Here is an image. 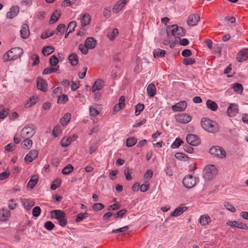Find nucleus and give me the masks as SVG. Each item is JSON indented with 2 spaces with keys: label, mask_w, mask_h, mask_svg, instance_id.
I'll return each mask as SVG.
<instances>
[{
  "label": "nucleus",
  "mask_w": 248,
  "mask_h": 248,
  "mask_svg": "<svg viewBox=\"0 0 248 248\" xmlns=\"http://www.w3.org/2000/svg\"><path fill=\"white\" fill-rule=\"evenodd\" d=\"M125 3V0H120L114 5L112 8V12L115 14L119 13L122 9Z\"/></svg>",
  "instance_id": "22"
},
{
  "label": "nucleus",
  "mask_w": 248,
  "mask_h": 248,
  "mask_svg": "<svg viewBox=\"0 0 248 248\" xmlns=\"http://www.w3.org/2000/svg\"><path fill=\"white\" fill-rule=\"evenodd\" d=\"M91 21V17L89 14H84L80 18V22L82 27H85L89 25Z\"/></svg>",
  "instance_id": "25"
},
{
  "label": "nucleus",
  "mask_w": 248,
  "mask_h": 248,
  "mask_svg": "<svg viewBox=\"0 0 248 248\" xmlns=\"http://www.w3.org/2000/svg\"><path fill=\"white\" fill-rule=\"evenodd\" d=\"M217 173V170L213 165L206 166L203 170V177L207 181H211L214 179Z\"/></svg>",
  "instance_id": "5"
},
{
  "label": "nucleus",
  "mask_w": 248,
  "mask_h": 248,
  "mask_svg": "<svg viewBox=\"0 0 248 248\" xmlns=\"http://www.w3.org/2000/svg\"><path fill=\"white\" fill-rule=\"evenodd\" d=\"M175 119L180 123L187 124L191 120V117L187 114H180L175 116Z\"/></svg>",
  "instance_id": "12"
},
{
  "label": "nucleus",
  "mask_w": 248,
  "mask_h": 248,
  "mask_svg": "<svg viewBox=\"0 0 248 248\" xmlns=\"http://www.w3.org/2000/svg\"><path fill=\"white\" fill-rule=\"evenodd\" d=\"M60 16H61L60 13L59 12H58V11H56L55 12H54L52 14V15L51 16V18L49 21V23L50 24H52L54 23L59 19V18L60 17Z\"/></svg>",
  "instance_id": "31"
},
{
  "label": "nucleus",
  "mask_w": 248,
  "mask_h": 248,
  "mask_svg": "<svg viewBox=\"0 0 248 248\" xmlns=\"http://www.w3.org/2000/svg\"><path fill=\"white\" fill-rule=\"evenodd\" d=\"M201 123L202 128L209 133H216L219 130L217 124L209 118H202Z\"/></svg>",
  "instance_id": "1"
},
{
  "label": "nucleus",
  "mask_w": 248,
  "mask_h": 248,
  "mask_svg": "<svg viewBox=\"0 0 248 248\" xmlns=\"http://www.w3.org/2000/svg\"><path fill=\"white\" fill-rule=\"evenodd\" d=\"M31 60L33 61V66L38 64L40 62L39 56L36 54H33L31 56Z\"/></svg>",
  "instance_id": "58"
},
{
  "label": "nucleus",
  "mask_w": 248,
  "mask_h": 248,
  "mask_svg": "<svg viewBox=\"0 0 248 248\" xmlns=\"http://www.w3.org/2000/svg\"><path fill=\"white\" fill-rule=\"evenodd\" d=\"M199 181L198 178L194 177L191 175L186 176L183 180V184L185 186L188 188L193 187Z\"/></svg>",
  "instance_id": "8"
},
{
  "label": "nucleus",
  "mask_w": 248,
  "mask_h": 248,
  "mask_svg": "<svg viewBox=\"0 0 248 248\" xmlns=\"http://www.w3.org/2000/svg\"><path fill=\"white\" fill-rule=\"evenodd\" d=\"M156 87L154 83H150L147 87V92L149 96L153 97L156 94Z\"/></svg>",
  "instance_id": "27"
},
{
  "label": "nucleus",
  "mask_w": 248,
  "mask_h": 248,
  "mask_svg": "<svg viewBox=\"0 0 248 248\" xmlns=\"http://www.w3.org/2000/svg\"><path fill=\"white\" fill-rule=\"evenodd\" d=\"M104 208V205L101 203H96L93 205L92 208L96 211H100Z\"/></svg>",
  "instance_id": "48"
},
{
  "label": "nucleus",
  "mask_w": 248,
  "mask_h": 248,
  "mask_svg": "<svg viewBox=\"0 0 248 248\" xmlns=\"http://www.w3.org/2000/svg\"><path fill=\"white\" fill-rule=\"evenodd\" d=\"M236 60L238 62H242L248 59V49L240 50L236 56Z\"/></svg>",
  "instance_id": "15"
},
{
  "label": "nucleus",
  "mask_w": 248,
  "mask_h": 248,
  "mask_svg": "<svg viewBox=\"0 0 248 248\" xmlns=\"http://www.w3.org/2000/svg\"><path fill=\"white\" fill-rule=\"evenodd\" d=\"M206 106L208 108L214 111H216L217 109V103L210 99L207 101Z\"/></svg>",
  "instance_id": "30"
},
{
  "label": "nucleus",
  "mask_w": 248,
  "mask_h": 248,
  "mask_svg": "<svg viewBox=\"0 0 248 248\" xmlns=\"http://www.w3.org/2000/svg\"><path fill=\"white\" fill-rule=\"evenodd\" d=\"M209 152L219 158H224L226 157V153L224 149L219 146H213L209 150Z\"/></svg>",
  "instance_id": "6"
},
{
  "label": "nucleus",
  "mask_w": 248,
  "mask_h": 248,
  "mask_svg": "<svg viewBox=\"0 0 248 248\" xmlns=\"http://www.w3.org/2000/svg\"><path fill=\"white\" fill-rule=\"evenodd\" d=\"M187 143L192 146H197L200 144L201 140L198 136L194 134H189L187 135L186 138Z\"/></svg>",
  "instance_id": "9"
},
{
  "label": "nucleus",
  "mask_w": 248,
  "mask_h": 248,
  "mask_svg": "<svg viewBox=\"0 0 248 248\" xmlns=\"http://www.w3.org/2000/svg\"><path fill=\"white\" fill-rule=\"evenodd\" d=\"M24 208L26 210H30L33 206L34 202L28 199H24L22 202Z\"/></svg>",
  "instance_id": "33"
},
{
  "label": "nucleus",
  "mask_w": 248,
  "mask_h": 248,
  "mask_svg": "<svg viewBox=\"0 0 248 248\" xmlns=\"http://www.w3.org/2000/svg\"><path fill=\"white\" fill-rule=\"evenodd\" d=\"M233 89L234 92L240 93H242L243 90V86L240 83L234 84L233 85Z\"/></svg>",
  "instance_id": "42"
},
{
  "label": "nucleus",
  "mask_w": 248,
  "mask_h": 248,
  "mask_svg": "<svg viewBox=\"0 0 248 248\" xmlns=\"http://www.w3.org/2000/svg\"><path fill=\"white\" fill-rule=\"evenodd\" d=\"M74 170V167L71 164H68L62 170V173L63 174L67 175Z\"/></svg>",
  "instance_id": "40"
},
{
  "label": "nucleus",
  "mask_w": 248,
  "mask_h": 248,
  "mask_svg": "<svg viewBox=\"0 0 248 248\" xmlns=\"http://www.w3.org/2000/svg\"><path fill=\"white\" fill-rule=\"evenodd\" d=\"M135 108V115L136 116H138L140 114V113L144 109V106L142 104L139 103L136 106Z\"/></svg>",
  "instance_id": "41"
},
{
  "label": "nucleus",
  "mask_w": 248,
  "mask_h": 248,
  "mask_svg": "<svg viewBox=\"0 0 248 248\" xmlns=\"http://www.w3.org/2000/svg\"><path fill=\"white\" fill-rule=\"evenodd\" d=\"M38 155V152L36 150H31L25 156L24 159L27 163L31 162Z\"/></svg>",
  "instance_id": "14"
},
{
  "label": "nucleus",
  "mask_w": 248,
  "mask_h": 248,
  "mask_svg": "<svg viewBox=\"0 0 248 248\" xmlns=\"http://www.w3.org/2000/svg\"><path fill=\"white\" fill-rule=\"evenodd\" d=\"M118 30L116 28H115L113 30L110 34L108 35V36L110 40H113L115 37L118 34Z\"/></svg>",
  "instance_id": "50"
},
{
  "label": "nucleus",
  "mask_w": 248,
  "mask_h": 248,
  "mask_svg": "<svg viewBox=\"0 0 248 248\" xmlns=\"http://www.w3.org/2000/svg\"><path fill=\"white\" fill-rule=\"evenodd\" d=\"M71 141L70 137H64L61 141V145L62 147H67L70 144Z\"/></svg>",
  "instance_id": "45"
},
{
  "label": "nucleus",
  "mask_w": 248,
  "mask_h": 248,
  "mask_svg": "<svg viewBox=\"0 0 248 248\" xmlns=\"http://www.w3.org/2000/svg\"><path fill=\"white\" fill-rule=\"evenodd\" d=\"M196 62L195 60L192 58H185L183 61V63L186 65H192Z\"/></svg>",
  "instance_id": "47"
},
{
  "label": "nucleus",
  "mask_w": 248,
  "mask_h": 248,
  "mask_svg": "<svg viewBox=\"0 0 248 248\" xmlns=\"http://www.w3.org/2000/svg\"><path fill=\"white\" fill-rule=\"evenodd\" d=\"M58 70V68L46 67L42 72L43 75H46L51 73L56 72Z\"/></svg>",
  "instance_id": "43"
},
{
  "label": "nucleus",
  "mask_w": 248,
  "mask_h": 248,
  "mask_svg": "<svg viewBox=\"0 0 248 248\" xmlns=\"http://www.w3.org/2000/svg\"><path fill=\"white\" fill-rule=\"evenodd\" d=\"M19 11V8L18 6L12 7L10 11L7 13L6 17L8 18L12 19L18 14Z\"/></svg>",
  "instance_id": "21"
},
{
  "label": "nucleus",
  "mask_w": 248,
  "mask_h": 248,
  "mask_svg": "<svg viewBox=\"0 0 248 248\" xmlns=\"http://www.w3.org/2000/svg\"><path fill=\"white\" fill-rule=\"evenodd\" d=\"M166 51L164 50L160 49L159 48L155 49L153 51L154 56L155 58L156 57H163L165 56Z\"/></svg>",
  "instance_id": "35"
},
{
  "label": "nucleus",
  "mask_w": 248,
  "mask_h": 248,
  "mask_svg": "<svg viewBox=\"0 0 248 248\" xmlns=\"http://www.w3.org/2000/svg\"><path fill=\"white\" fill-rule=\"evenodd\" d=\"M71 114L69 113H66L63 117L61 119L60 122L62 125H65L70 120Z\"/></svg>",
  "instance_id": "37"
},
{
  "label": "nucleus",
  "mask_w": 248,
  "mask_h": 248,
  "mask_svg": "<svg viewBox=\"0 0 248 248\" xmlns=\"http://www.w3.org/2000/svg\"><path fill=\"white\" fill-rule=\"evenodd\" d=\"M59 62V60L56 56L53 55L50 57L49 63L51 66H55Z\"/></svg>",
  "instance_id": "44"
},
{
  "label": "nucleus",
  "mask_w": 248,
  "mask_h": 248,
  "mask_svg": "<svg viewBox=\"0 0 248 248\" xmlns=\"http://www.w3.org/2000/svg\"><path fill=\"white\" fill-rule=\"evenodd\" d=\"M38 100L37 97L32 96L25 104V107L29 108L34 105Z\"/></svg>",
  "instance_id": "36"
},
{
  "label": "nucleus",
  "mask_w": 248,
  "mask_h": 248,
  "mask_svg": "<svg viewBox=\"0 0 248 248\" xmlns=\"http://www.w3.org/2000/svg\"><path fill=\"white\" fill-rule=\"evenodd\" d=\"M87 216V213L85 212L84 213H79L78 214L77 217L76 218V221L77 222H79L82 221L85 217Z\"/></svg>",
  "instance_id": "55"
},
{
  "label": "nucleus",
  "mask_w": 248,
  "mask_h": 248,
  "mask_svg": "<svg viewBox=\"0 0 248 248\" xmlns=\"http://www.w3.org/2000/svg\"><path fill=\"white\" fill-rule=\"evenodd\" d=\"M166 31L168 36L171 35L179 39H180V36H184L186 34V31L183 28L175 24L167 27Z\"/></svg>",
  "instance_id": "2"
},
{
  "label": "nucleus",
  "mask_w": 248,
  "mask_h": 248,
  "mask_svg": "<svg viewBox=\"0 0 248 248\" xmlns=\"http://www.w3.org/2000/svg\"><path fill=\"white\" fill-rule=\"evenodd\" d=\"M89 112H90V115L91 116L94 117L99 114L98 110L97 109H96L95 108H93L92 107H91L90 108Z\"/></svg>",
  "instance_id": "61"
},
{
  "label": "nucleus",
  "mask_w": 248,
  "mask_h": 248,
  "mask_svg": "<svg viewBox=\"0 0 248 248\" xmlns=\"http://www.w3.org/2000/svg\"><path fill=\"white\" fill-rule=\"evenodd\" d=\"M187 207L183 204H181L179 206L177 207L173 212L170 214L171 217H177L182 214L185 211L187 210Z\"/></svg>",
  "instance_id": "17"
},
{
  "label": "nucleus",
  "mask_w": 248,
  "mask_h": 248,
  "mask_svg": "<svg viewBox=\"0 0 248 248\" xmlns=\"http://www.w3.org/2000/svg\"><path fill=\"white\" fill-rule=\"evenodd\" d=\"M45 228L48 231L52 230L55 227L54 224L50 221H47L45 223Z\"/></svg>",
  "instance_id": "53"
},
{
  "label": "nucleus",
  "mask_w": 248,
  "mask_h": 248,
  "mask_svg": "<svg viewBox=\"0 0 248 248\" xmlns=\"http://www.w3.org/2000/svg\"><path fill=\"white\" fill-rule=\"evenodd\" d=\"M47 84L45 80L39 77L37 78V88L43 92L47 91Z\"/></svg>",
  "instance_id": "13"
},
{
  "label": "nucleus",
  "mask_w": 248,
  "mask_h": 248,
  "mask_svg": "<svg viewBox=\"0 0 248 248\" xmlns=\"http://www.w3.org/2000/svg\"><path fill=\"white\" fill-rule=\"evenodd\" d=\"M54 51V48L50 46H45L43 48L42 52L44 55L47 56Z\"/></svg>",
  "instance_id": "34"
},
{
  "label": "nucleus",
  "mask_w": 248,
  "mask_h": 248,
  "mask_svg": "<svg viewBox=\"0 0 248 248\" xmlns=\"http://www.w3.org/2000/svg\"><path fill=\"white\" fill-rule=\"evenodd\" d=\"M52 218L57 220L59 224L62 227H64L67 224V218L65 213L62 210H54L51 212Z\"/></svg>",
  "instance_id": "4"
},
{
  "label": "nucleus",
  "mask_w": 248,
  "mask_h": 248,
  "mask_svg": "<svg viewBox=\"0 0 248 248\" xmlns=\"http://www.w3.org/2000/svg\"><path fill=\"white\" fill-rule=\"evenodd\" d=\"M11 216V213L7 209L2 208L0 210V221H6L9 219Z\"/></svg>",
  "instance_id": "16"
},
{
  "label": "nucleus",
  "mask_w": 248,
  "mask_h": 248,
  "mask_svg": "<svg viewBox=\"0 0 248 248\" xmlns=\"http://www.w3.org/2000/svg\"><path fill=\"white\" fill-rule=\"evenodd\" d=\"M78 48L80 50L81 52L83 54H87L88 52V49H89L85 45L83 46L82 44L79 45Z\"/></svg>",
  "instance_id": "62"
},
{
  "label": "nucleus",
  "mask_w": 248,
  "mask_h": 248,
  "mask_svg": "<svg viewBox=\"0 0 248 248\" xmlns=\"http://www.w3.org/2000/svg\"><path fill=\"white\" fill-rule=\"evenodd\" d=\"M132 171L129 167L125 168L124 170V174L127 181H130L132 180Z\"/></svg>",
  "instance_id": "38"
},
{
  "label": "nucleus",
  "mask_w": 248,
  "mask_h": 248,
  "mask_svg": "<svg viewBox=\"0 0 248 248\" xmlns=\"http://www.w3.org/2000/svg\"><path fill=\"white\" fill-rule=\"evenodd\" d=\"M238 112V107L237 105L231 104L227 109V114L230 117L234 116Z\"/></svg>",
  "instance_id": "19"
},
{
  "label": "nucleus",
  "mask_w": 248,
  "mask_h": 248,
  "mask_svg": "<svg viewBox=\"0 0 248 248\" xmlns=\"http://www.w3.org/2000/svg\"><path fill=\"white\" fill-rule=\"evenodd\" d=\"M200 223L202 226L208 225L211 222V218L208 215L201 216L200 219Z\"/></svg>",
  "instance_id": "29"
},
{
  "label": "nucleus",
  "mask_w": 248,
  "mask_h": 248,
  "mask_svg": "<svg viewBox=\"0 0 248 248\" xmlns=\"http://www.w3.org/2000/svg\"><path fill=\"white\" fill-rule=\"evenodd\" d=\"M186 102L184 101L176 103L172 107V108L174 111H182L186 108Z\"/></svg>",
  "instance_id": "18"
},
{
  "label": "nucleus",
  "mask_w": 248,
  "mask_h": 248,
  "mask_svg": "<svg viewBox=\"0 0 248 248\" xmlns=\"http://www.w3.org/2000/svg\"><path fill=\"white\" fill-rule=\"evenodd\" d=\"M61 180L60 179H57L54 181L51 185V189L52 190H55L57 188L61 186Z\"/></svg>",
  "instance_id": "49"
},
{
  "label": "nucleus",
  "mask_w": 248,
  "mask_h": 248,
  "mask_svg": "<svg viewBox=\"0 0 248 248\" xmlns=\"http://www.w3.org/2000/svg\"><path fill=\"white\" fill-rule=\"evenodd\" d=\"M224 207L232 213H234L236 211V209L234 207L231 203L229 202L224 203Z\"/></svg>",
  "instance_id": "54"
},
{
  "label": "nucleus",
  "mask_w": 248,
  "mask_h": 248,
  "mask_svg": "<svg viewBox=\"0 0 248 248\" xmlns=\"http://www.w3.org/2000/svg\"><path fill=\"white\" fill-rule=\"evenodd\" d=\"M39 179V176L37 175H34L32 176L27 184V187L32 189L37 184Z\"/></svg>",
  "instance_id": "26"
},
{
  "label": "nucleus",
  "mask_w": 248,
  "mask_h": 248,
  "mask_svg": "<svg viewBox=\"0 0 248 248\" xmlns=\"http://www.w3.org/2000/svg\"><path fill=\"white\" fill-rule=\"evenodd\" d=\"M41 213V208L39 206H36L32 209V215L35 217H38Z\"/></svg>",
  "instance_id": "57"
},
{
  "label": "nucleus",
  "mask_w": 248,
  "mask_h": 248,
  "mask_svg": "<svg viewBox=\"0 0 248 248\" xmlns=\"http://www.w3.org/2000/svg\"><path fill=\"white\" fill-rule=\"evenodd\" d=\"M96 45V41L93 37L87 38L85 42V46L89 49L94 48Z\"/></svg>",
  "instance_id": "23"
},
{
  "label": "nucleus",
  "mask_w": 248,
  "mask_h": 248,
  "mask_svg": "<svg viewBox=\"0 0 248 248\" xmlns=\"http://www.w3.org/2000/svg\"><path fill=\"white\" fill-rule=\"evenodd\" d=\"M200 19V16L199 14H192L188 17L186 23L189 26H194L197 24Z\"/></svg>",
  "instance_id": "10"
},
{
  "label": "nucleus",
  "mask_w": 248,
  "mask_h": 248,
  "mask_svg": "<svg viewBox=\"0 0 248 248\" xmlns=\"http://www.w3.org/2000/svg\"><path fill=\"white\" fill-rule=\"evenodd\" d=\"M20 36L22 38L25 39L29 37L30 31L29 26L26 24H24L21 27L20 31Z\"/></svg>",
  "instance_id": "24"
},
{
  "label": "nucleus",
  "mask_w": 248,
  "mask_h": 248,
  "mask_svg": "<svg viewBox=\"0 0 248 248\" xmlns=\"http://www.w3.org/2000/svg\"><path fill=\"white\" fill-rule=\"evenodd\" d=\"M54 32L53 31L49 32V31H46L42 33L41 35V38L42 39H46L47 38L51 36L54 34Z\"/></svg>",
  "instance_id": "56"
},
{
  "label": "nucleus",
  "mask_w": 248,
  "mask_h": 248,
  "mask_svg": "<svg viewBox=\"0 0 248 248\" xmlns=\"http://www.w3.org/2000/svg\"><path fill=\"white\" fill-rule=\"evenodd\" d=\"M104 81L101 79H98L95 81V82L94 83L93 85L92 86V92L94 93L96 91L101 90L104 87Z\"/></svg>",
  "instance_id": "20"
},
{
  "label": "nucleus",
  "mask_w": 248,
  "mask_h": 248,
  "mask_svg": "<svg viewBox=\"0 0 248 248\" xmlns=\"http://www.w3.org/2000/svg\"><path fill=\"white\" fill-rule=\"evenodd\" d=\"M127 212V210L125 209H123L122 210L118 211L116 214H115L114 216L115 218L118 217H122Z\"/></svg>",
  "instance_id": "59"
},
{
  "label": "nucleus",
  "mask_w": 248,
  "mask_h": 248,
  "mask_svg": "<svg viewBox=\"0 0 248 248\" xmlns=\"http://www.w3.org/2000/svg\"><path fill=\"white\" fill-rule=\"evenodd\" d=\"M8 206L10 210H14L17 206V203L13 200L9 201Z\"/></svg>",
  "instance_id": "63"
},
{
  "label": "nucleus",
  "mask_w": 248,
  "mask_h": 248,
  "mask_svg": "<svg viewBox=\"0 0 248 248\" xmlns=\"http://www.w3.org/2000/svg\"><path fill=\"white\" fill-rule=\"evenodd\" d=\"M137 142V140L134 137L128 138L126 142V146L130 147L134 145Z\"/></svg>",
  "instance_id": "39"
},
{
  "label": "nucleus",
  "mask_w": 248,
  "mask_h": 248,
  "mask_svg": "<svg viewBox=\"0 0 248 248\" xmlns=\"http://www.w3.org/2000/svg\"><path fill=\"white\" fill-rule=\"evenodd\" d=\"M68 98L67 95L63 94L62 95L59 96L57 102L58 103L64 104L67 102Z\"/></svg>",
  "instance_id": "52"
},
{
  "label": "nucleus",
  "mask_w": 248,
  "mask_h": 248,
  "mask_svg": "<svg viewBox=\"0 0 248 248\" xmlns=\"http://www.w3.org/2000/svg\"><path fill=\"white\" fill-rule=\"evenodd\" d=\"M65 25L63 24H60L56 29L57 31L56 32V34H57V32H59L61 33V34H63L64 33V31H65Z\"/></svg>",
  "instance_id": "60"
},
{
  "label": "nucleus",
  "mask_w": 248,
  "mask_h": 248,
  "mask_svg": "<svg viewBox=\"0 0 248 248\" xmlns=\"http://www.w3.org/2000/svg\"><path fill=\"white\" fill-rule=\"evenodd\" d=\"M23 52L20 47L13 48L5 54L3 56L4 61L15 60L19 58Z\"/></svg>",
  "instance_id": "3"
},
{
  "label": "nucleus",
  "mask_w": 248,
  "mask_h": 248,
  "mask_svg": "<svg viewBox=\"0 0 248 248\" xmlns=\"http://www.w3.org/2000/svg\"><path fill=\"white\" fill-rule=\"evenodd\" d=\"M21 142V145L23 149H29L32 145V141L30 138L24 139Z\"/></svg>",
  "instance_id": "28"
},
{
  "label": "nucleus",
  "mask_w": 248,
  "mask_h": 248,
  "mask_svg": "<svg viewBox=\"0 0 248 248\" xmlns=\"http://www.w3.org/2000/svg\"><path fill=\"white\" fill-rule=\"evenodd\" d=\"M77 26V22L75 21H72L70 22L67 27L66 32L68 30L69 31V32H72L74 31L75 28Z\"/></svg>",
  "instance_id": "46"
},
{
  "label": "nucleus",
  "mask_w": 248,
  "mask_h": 248,
  "mask_svg": "<svg viewBox=\"0 0 248 248\" xmlns=\"http://www.w3.org/2000/svg\"><path fill=\"white\" fill-rule=\"evenodd\" d=\"M182 143H183V142L182 140L179 138H176L174 142L172 144L171 147L172 148H177Z\"/></svg>",
  "instance_id": "51"
},
{
  "label": "nucleus",
  "mask_w": 248,
  "mask_h": 248,
  "mask_svg": "<svg viewBox=\"0 0 248 248\" xmlns=\"http://www.w3.org/2000/svg\"><path fill=\"white\" fill-rule=\"evenodd\" d=\"M35 132L32 124L31 126L26 125L21 131V137L22 139L31 138L35 134Z\"/></svg>",
  "instance_id": "7"
},
{
  "label": "nucleus",
  "mask_w": 248,
  "mask_h": 248,
  "mask_svg": "<svg viewBox=\"0 0 248 248\" xmlns=\"http://www.w3.org/2000/svg\"><path fill=\"white\" fill-rule=\"evenodd\" d=\"M68 60L71 64L73 66L76 65L78 63V57L74 53H72L69 55Z\"/></svg>",
  "instance_id": "32"
},
{
  "label": "nucleus",
  "mask_w": 248,
  "mask_h": 248,
  "mask_svg": "<svg viewBox=\"0 0 248 248\" xmlns=\"http://www.w3.org/2000/svg\"><path fill=\"white\" fill-rule=\"evenodd\" d=\"M227 225L232 227L238 228L240 229H248V226L246 224L237 221H229L226 223Z\"/></svg>",
  "instance_id": "11"
},
{
  "label": "nucleus",
  "mask_w": 248,
  "mask_h": 248,
  "mask_svg": "<svg viewBox=\"0 0 248 248\" xmlns=\"http://www.w3.org/2000/svg\"><path fill=\"white\" fill-rule=\"evenodd\" d=\"M16 145L14 144L10 143L5 146V150L8 152H12L15 149Z\"/></svg>",
  "instance_id": "64"
}]
</instances>
